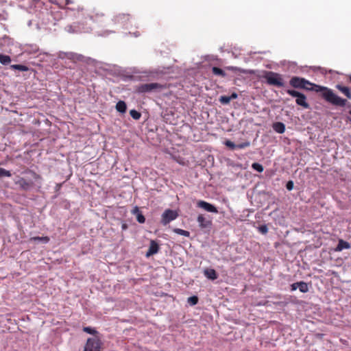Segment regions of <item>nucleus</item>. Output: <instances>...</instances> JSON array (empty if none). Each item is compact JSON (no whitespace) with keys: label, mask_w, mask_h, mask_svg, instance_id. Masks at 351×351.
Here are the masks:
<instances>
[{"label":"nucleus","mask_w":351,"mask_h":351,"mask_svg":"<svg viewBox=\"0 0 351 351\" xmlns=\"http://www.w3.org/2000/svg\"><path fill=\"white\" fill-rule=\"evenodd\" d=\"M302 89L319 93V96L323 99L335 106L344 107L347 104V99L340 97L332 89L326 86L312 83V85L304 84V87H302Z\"/></svg>","instance_id":"f257e3e1"},{"label":"nucleus","mask_w":351,"mask_h":351,"mask_svg":"<svg viewBox=\"0 0 351 351\" xmlns=\"http://www.w3.org/2000/svg\"><path fill=\"white\" fill-rule=\"evenodd\" d=\"M167 88L166 84L157 82L141 84L135 86L134 91L139 94L159 93Z\"/></svg>","instance_id":"f03ea898"},{"label":"nucleus","mask_w":351,"mask_h":351,"mask_svg":"<svg viewBox=\"0 0 351 351\" xmlns=\"http://www.w3.org/2000/svg\"><path fill=\"white\" fill-rule=\"evenodd\" d=\"M267 84L276 87H282L285 85L282 75L273 71H266L263 75Z\"/></svg>","instance_id":"7ed1b4c3"},{"label":"nucleus","mask_w":351,"mask_h":351,"mask_svg":"<svg viewBox=\"0 0 351 351\" xmlns=\"http://www.w3.org/2000/svg\"><path fill=\"white\" fill-rule=\"evenodd\" d=\"M287 93L293 97H296L295 102L298 105L306 109L309 108V104L306 102V97L303 93L291 89L287 90Z\"/></svg>","instance_id":"20e7f679"},{"label":"nucleus","mask_w":351,"mask_h":351,"mask_svg":"<svg viewBox=\"0 0 351 351\" xmlns=\"http://www.w3.org/2000/svg\"><path fill=\"white\" fill-rule=\"evenodd\" d=\"M101 342L98 338H88L84 351H100Z\"/></svg>","instance_id":"39448f33"},{"label":"nucleus","mask_w":351,"mask_h":351,"mask_svg":"<svg viewBox=\"0 0 351 351\" xmlns=\"http://www.w3.org/2000/svg\"><path fill=\"white\" fill-rule=\"evenodd\" d=\"M178 217V214L177 211L171 209H167L162 215L161 223L162 225L166 226L171 221L175 220Z\"/></svg>","instance_id":"423d86ee"},{"label":"nucleus","mask_w":351,"mask_h":351,"mask_svg":"<svg viewBox=\"0 0 351 351\" xmlns=\"http://www.w3.org/2000/svg\"><path fill=\"white\" fill-rule=\"evenodd\" d=\"M17 178L18 180L14 183L19 186L20 189L27 191L34 186V181L19 176H17Z\"/></svg>","instance_id":"0eeeda50"},{"label":"nucleus","mask_w":351,"mask_h":351,"mask_svg":"<svg viewBox=\"0 0 351 351\" xmlns=\"http://www.w3.org/2000/svg\"><path fill=\"white\" fill-rule=\"evenodd\" d=\"M289 84L295 88H302L304 87V84L312 85V82L305 78L294 76L291 78Z\"/></svg>","instance_id":"6e6552de"},{"label":"nucleus","mask_w":351,"mask_h":351,"mask_svg":"<svg viewBox=\"0 0 351 351\" xmlns=\"http://www.w3.org/2000/svg\"><path fill=\"white\" fill-rule=\"evenodd\" d=\"M86 15L90 20L94 22H97L99 21L104 16L105 14L104 12L94 8L91 10H87Z\"/></svg>","instance_id":"1a4fd4ad"},{"label":"nucleus","mask_w":351,"mask_h":351,"mask_svg":"<svg viewBox=\"0 0 351 351\" xmlns=\"http://www.w3.org/2000/svg\"><path fill=\"white\" fill-rule=\"evenodd\" d=\"M197 207L203 208L205 210L210 212V213H218V210L215 206H213V204H211L207 202L203 201V200H199L197 202Z\"/></svg>","instance_id":"9d476101"},{"label":"nucleus","mask_w":351,"mask_h":351,"mask_svg":"<svg viewBox=\"0 0 351 351\" xmlns=\"http://www.w3.org/2000/svg\"><path fill=\"white\" fill-rule=\"evenodd\" d=\"M197 221L199 223V226L202 229L210 228L212 226V221L206 219V217L202 214L198 215Z\"/></svg>","instance_id":"9b49d317"},{"label":"nucleus","mask_w":351,"mask_h":351,"mask_svg":"<svg viewBox=\"0 0 351 351\" xmlns=\"http://www.w3.org/2000/svg\"><path fill=\"white\" fill-rule=\"evenodd\" d=\"M130 19V15L129 14H119L114 17V21L116 23H123L129 21Z\"/></svg>","instance_id":"f8f14e48"},{"label":"nucleus","mask_w":351,"mask_h":351,"mask_svg":"<svg viewBox=\"0 0 351 351\" xmlns=\"http://www.w3.org/2000/svg\"><path fill=\"white\" fill-rule=\"evenodd\" d=\"M158 250H159L158 244L154 241H151L148 251L146 253V256L149 257L152 255H154V254L158 253Z\"/></svg>","instance_id":"ddd939ff"},{"label":"nucleus","mask_w":351,"mask_h":351,"mask_svg":"<svg viewBox=\"0 0 351 351\" xmlns=\"http://www.w3.org/2000/svg\"><path fill=\"white\" fill-rule=\"evenodd\" d=\"M349 248H350V244L348 242L340 239H339L337 245L335 248V252H341L344 249H349Z\"/></svg>","instance_id":"4468645a"},{"label":"nucleus","mask_w":351,"mask_h":351,"mask_svg":"<svg viewBox=\"0 0 351 351\" xmlns=\"http://www.w3.org/2000/svg\"><path fill=\"white\" fill-rule=\"evenodd\" d=\"M132 213L136 217V220L140 223H143L145 221V217L142 214V213L139 210L138 207L136 206L132 210Z\"/></svg>","instance_id":"2eb2a0df"},{"label":"nucleus","mask_w":351,"mask_h":351,"mask_svg":"<svg viewBox=\"0 0 351 351\" xmlns=\"http://www.w3.org/2000/svg\"><path fill=\"white\" fill-rule=\"evenodd\" d=\"M272 128L278 134H283L285 132V125L282 122L274 123Z\"/></svg>","instance_id":"dca6fc26"},{"label":"nucleus","mask_w":351,"mask_h":351,"mask_svg":"<svg viewBox=\"0 0 351 351\" xmlns=\"http://www.w3.org/2000/svg\"><path fill=\"white\" fill-rule=\"evenodd\" d=\"M204 274L206 278L213 280H216L218 277L216 271L213 269H206Z\"/></svg>","instance_id":"f3484780"},{"label":"nucleus","mask_w":351,"mask_h":351,"mask_svg":"<svg viewBox=\"0 0 351 351\" xmlns=\"http://www.w3.org/2000/svg\"><path fill=\"white\" fill-rule=\"evenodd\" d=\"M336 88L341 92L344 95H346L348 99H351V91L348 87L343 86L340 84H337Z\"/></svg>","instance_id":"a211bd4d"},{"label":"nucleus","mask_w":351,"mask_h":351,"mask_svg":"<svg viewBox=\"0 0 351 351\" xmlns=\"http://www.w3.org/2000/svg\"><path fill=\"white\" fill-rule=\"evenodd\" d=\"M212 72L215 75L221 76V77H226V73L225 71L219 67L213 66L212 68Z\"/></svg>","instance_id":"6ab92c4d"},{"label":"nucleus","mask_w":351,"mask_h":351,"mask_svg":"<svg viewBox=\"0 0 351 351\" xmlns=\"http://www.w3.org/2000/svg\"><path fill=\"white\" fill-rule=\"evenodd\" d=\"M116 109L118 112L124 113L126 111L127 106L125 101H119L116 104Z\"/></svg>","instance_id":"aec40b11"},{"label":"nucleus","mask_w":351,"mask_h":351,"mask_svg":"<svg viewBox=\"0 0 351 351\" xmlns=\"http://www.w3.org/2000/svg\"><path fill=\"white\" fill-rule=\"evenodd\" d=\"M50 239L49 237H31L29 241H40L43 243H47L49 241Z\"/></svg>","instance_id":"412c9836"},{"label":"nucleus","mask_w":351,"mask_h":351,"mask_svg":"<svg viewBox=\"0 0 351 351\" xmlns=\"http://www.w3.org/2000/svg\"><path fill=\"white\" fill-rule=\"evenodd\" d=\"M11 62V58L9 56L0 53V63L3 65H7Z\"/></svg>","instance_id":"4be33fe9"},{"label":"nucleus","mask_w":351,"mask_h":351,"mask_svg":"<svg viewBox=\"0 0 351 351\" xmlns=\"http://www.w3.org/2000/svg\"><path fill=\"white\" fill-rule=\"evenodd\" d=\"M298 288L300 289V291L302 293H306L308 291V287L306 282L300 281L298 282Z\"/></svg>","instance_id":"5701e85b"},{"label":"nucleus","mask_w":351,"mask_h":351,"mask_svg":"<svg viewBox=\"0 0 351 351\" xmlns=\"http://www.w3.org/2000/svg\"><path fill=\"white\" fill-rule=\"evenodd\" d=\"M11 68L21 71H27L29 70V68L27 66L23 64H13L11 65Z\"/></svg>","instance_id":"b1692460"},{"label":"nucleus","mask_w":351,"mask_h":351,"mask_svg":"<svg viewBox=\"0 0 351 351\" xmlns=\"http://www.w3.org/2000/svg\"><path fill=\"white\" fill-rule=\"evenodd\" d=\"M173 231L178 234L184 236L186 237H189L190 236V232L189 231L180 228H174Z\"/></svg>","instance_id":"393cba45"},{"label":"nucleus","mask_w":351,"mask_h":351,"mask_svg":"<svg viewBox=\"0 0 351 351\" xmlns=\"http://www.w3.org/2000/svg\"><path fill=\"white\" fill-rule=\"evenodd\" d=\"M130 114L135 120H138L141 117V112H138L136 110H131L130 111Z\"/></svg>","instance_id":"a878e982"},{"label":"nucleus","mask_w":351,"mask_h":351,"mask_svg":"<svg viewBox=\"0 0 351 351\" xmlns=\"http://www.w3.org/2000/svg\"><path fill=\"white\" fill-rule=\"evenodd\" d=\"M252 167L253 169L257 171L259 173H262L264 170V168L262 165L258 163V162H254L252 165Z\"/></svg>","instance_id":"bb28decb"},{"label":"nucleus","mask_w":351,"mask_h":351,"mask_svg":"<svg viewBox=\"0 0 351 351\" xmlns=\"http://www.w3.org/2000/svg\"><path fill=\"white\" fill-rule=\"evenodd\" d=\"M198 298L195 295H193L188 298V303L191 306H194L198 303Z\"/></svg>","instance_id":"cd10ccee"},{"label":"nucleus","mask_w":351,"mask_h":351,"mask_svg":"<svg viewBox=\"0 0 351 351\" xmlns=\"http://www.w3.org/2000/svg\"><path fill=\"white\" fill-rule=\"evenodd\" d=\"M51 2L52 3L57 5L60 8H66L64 0H52Z\"/></svg>","instance_id":"c85d7f7f"},{"label":"nucleus","mask_w":351,"mask_h":351,"mask_svg":"<svg viewBox=\"0 0 351 351\" xmlns=\"http://www.w3.org/2000/svg\"><path fill=\"white\" fill-rule=\"evenodd\" d=\"M12 176L10 171H8L3 168H0V178L2 177H10Z\"/></svg>","instance_id":"c756f323"},{"label":"nucleus","mask_w":351,"mask_h":351,"mask_svg":"<svg viewBox=\"0 0 351 351\" xmlns=\"http://www.w3.org/2000/svg\"><path fill=\"white\" fill-rule=\"evenodd\" d=\"M230 100L231 97H229V96H221L219 98V101L223 104H229Z\"/></svg>","instance_id":"7c9ffc66"},{"label":"nucleus","mask_w":351,"mask_h":351,"mask_svg":"<svg viewBox=\"0 0 351 351\" xmlns=\"http://www.w3.org/2000/svg\"><path fill=\"white\" fill-rule=\"evenodd\" d=\"M250 145V142L246 141L242 143L237 144L236 149H244L245 147H249Z\"/></svg>","instance_id":"2f4dec72"},{"label":"nucleus","mask_w":351,"mask_h":351,"mask_svg":"<svg viewBox=\"0 0 351 351\" xmlns=\"http://www.w3.org/2000/svg\"><path fill=\"white\" fill-rule=\"evenodd\" d=\"M83 331L90 335H95L97 333V331L94 328H92L90 327H84Z\"/></svg>","instance_id":"473e14b6"},{"label":"nucleus","mask_w":351,"mask_h":351,"mask_svg":"<svg viewBox=\"0 0 351 351\" xmlns=\"http://www.w3.org/2000/svg\"><path fill=\"white\" fill-rule=\"evenodd\" d=\"M225 145L229 147L230 149H236V144H234L232 141H230V140H227L226 142H225Z\"/></svg>","instance_id":"72a5a7b5"},{"label":"nucleus","mask_w":351,"mask_h":351,"mask_svg":"<svg viewBox=\"0 0 351 351\" xmlns=\"http://www.w3.org/2000/svg\"><path fill=\"white\" fill-rule=\"evenodd\" d=\"M258 231L263 234H265L268 232V228L266 225H263L258 227Z\"/></svg>","instance_id":"f704fd0d"},{"label":"nucleus","mask_w":351,"mask_h":351,"mask_svg":"<svg viewBox=\"0 0 351 351\" xmlns=\"http://www.w3.org/2000/svg\"><path fill=\"white\" fill-rule=\"evenodd\" d=\"M294 183L292 180H289L287 182L286 184V188L288 191H291L293 189Z\"/></svg>","instance_id":"c9c22d12"},{"label":"nucleus","mask_w":351,"mask_h":351,"mask_svg":"<svg viewBox=\"0 0 351 351\" xmlns=\"http://www.w3.org/2000/svg\"><path fill=\"white\" fill-rule=\"evenodd\" d=\"M27 172H29V173H31L32 178L34 179V180H38V179H40V176L37 174L36 172L33 171H31V170H28Z\"/></svg>","instance_id":"e433bc0d"},{"label":"nucleus","mask_w":351,"mask_h":351,"mask_svg":"<svg viewBox=\"0 0 351 351\" xmlns=\"http://www.w3.org/2000/svg\"><path fill=\"white\" fill-rule=\"evenodd\" d=\"M298 282H295V283H293L291 285V291H295L298 288Z\"/></svg>","instance_id":"4c0bfd02"},{"label":"nucleus","mask_w":351,"mask_h":351,"mask_svg":"<svg viewBox=\"0 0 351 351\" xmlns=\"http://www.w3.org/2000/svg\"><path fill=\"white\" fill-rule=\"evenodd\" d=\"M73 3V1L72 0H64L65 6Z\"/></svg>","instance_id":"58836bf2"},{"label":"nucleus","mask_w":351,"mask_h":351,"mask_svg":"<svg viewBox=\"0 0 351 351\" xmlns=\"http://www.w3.org/2000/svg\"><path fill=\"white\" fill-rule=\"evenodd\" d=\"M229 97H231V99H236L237 97V94L235 93H233Z\"/></svg>","instance_id":"ea45409f"},{"label":"nucleus","mask_w":351,"mask_h":351,"mask_svg":"<svg viewBox=\"0 0 351 351\" xmlns=\"http://www.w3.org/2000/svg\"><path fill=\"white\" fill-rule=\"evenodd\" d=\"M226 69L230 70V71H235L236 68L234 66H227V67H226Z\"/></svg>","instance_id":"a19ab883"},{"label":"nucleus","mask_w":351,"mask_h":351,"mask_svg":"<svg viewBox=\"0 0 351 351\" xmlns=\"http://www.w3.org/2000/svg\"><path fill=\"white\" fill-rule=\"evenodd\" d=\"M76 10L77 12H83L84 11V8H80V7H77V8Z\"/></svg>","instance_id":"79ce46f5"},{"label":"nucleus","mask_w":351,"mask_h":351,"mask_svg":"<svg viewBox=\"0 0 351 351\" xmlns=\"http://www.w3.org/2000/svg\"><path fill=\"white\" fill-rule=\"evenodd\" d=\"M122 228H123V229L126 228V225H125V224H123V225L122 226Z\"/></svg>","instance_id":"37998d69"},{"label":"nucleus","mask_w":351,"mask_h":351,"mask_svg":"<svg viewBox=\"0 0 351 351\" xmlns=\"http://www.w3.org/2000/svg\"><path fill=\"white\" fill-rule=\"evenodd\" d=\"M350 82H351V75L349 76Z\"/></svg>","instance_id":"c03bdc74"},{"label":"nucleus","mask_w":351,"mask_h":351,"mask_svg":"<svg viewBox=\"0 0 351 351\" xmlns=\"http://www.w3.org/2000/svg\"><path fill=\"white\" fill-rule=\"evenodd\" d=\"M68 9H70V10H75V8H68Z\"/></svg>","instance_id":"a18cd8bd"},{"label":"nucleus","mask_w":351,"mask_h":351,"mask_svg":"<svg viewBox=\"0 0 351 351\" xmlns=\"http://www.w3.org/2000/svg\"><path fill=\"white\" fill-rule=\"evenodd\" d=\"M350 114H351V110L349 111Z\"/></svg>","instance_id":"49530a36"}]
</instances>
